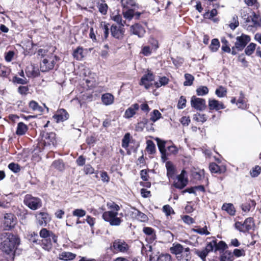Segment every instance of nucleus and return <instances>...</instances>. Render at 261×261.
Returning a JSON list of instances; mask_svg holds the SVG:
<instances>
[{
    "label": "nucleus",
    "mask_w": 261,
    "mask_h": 261,
    "mask_svg": "<svg viewBox=\"0 0 261 261\" xmlns=\"http://www.w3.org/2000/svg\"><path fill=\"white\" fill-rule=\"evenodd\" d=\"M251 38L249 36L242 34L240 36L236 38L235 42L236 50L238 51H241L246 47L247 44L250 41Z\"/></svg>",
    "instance_id": "1a4fd4ad"
},
{
    "label": "nucleus",
    "mask_w": 261,
    "mask_h": 261,
    "mask_svg": "<svg viewBox=\"0 0 261 261\" xmlns=\"http://www.w3.org/2000/svg\"><path fill=\"white\" fill-rule=\"evenodd\" d=\"M162 117L161 113L158 110H153L150 113V120L155 122Z\"/></svg>",
    "instance_id": "58836bf2"
},
{
    "label": "nucleus",
    "mask_w": 261,
    "mask_h": 261,
    "mask_svg": "<svg viewBox=\"0 0 261 261\" xmlns=\"http://www.w3.org/2000/svg\"><path fill=\"white\" fill-rule=\"evenodd\" d=\"M122 14L124 18L128 20V21L131 20L133 18H134V14H135V9H127L126 10H123Z\"/></svg>",
    "instance_id": "2f4dec72"
},
{
    "label": "nucleus",
    "mask_w": 261,
    "mask_h": 261,
    "mask_svg": "<svg viewBox=\"0 0 261 261\" xmlns=\"http://www.w3.org/2000/svg\"><path fill=\"white\" fill-rule=\"evenodd\" d=\"M227 93V90L226 88L222 86H219L216 89L215 91V94L219 97H223L226 96Z\"/></svg>",
    "instance_id": "c03bdc74"
},
{
    "label": "nucleus",
    "mask_w": 261,
    "mask_h": 261,
    "mask_svg": "<svg viewBox=\"0 0 261 261\" xmlns=\"http://www.w3.org/2000/svg\"><path fill=\"white\" fill-rule=\"evenodd\" d=\"M47 59H44L42 62V63H40V70L42 72H47L50 70H52L56 63V62L55 61V60H52L49 65H47Z\"/></svg>",
    "instance_id": "6ab92c4d"
},
{
    "label": "nucleus",
    "mask_w": 261,
    "mask_h": 261,
    "mask_svg": "<svg viewBox=\"0 0 261 261\" xmlns=\"http://www.w3.org/2000/svg\"><path fill=\"white\" fill-rule=\"evenodd\" d=\"M40 136L45 146L51 145L53 146H56L57 141L56 139V134L55 133L42 130L40 133Z\"/></svg>",
    "instance_id": "423d86ee"
},
{
    "label": "nucleus",
    "mask_w": 261,
    "mask_h": 261,
    "mask_svg": "<svg viewBox=\"0 0 261 261\" xmlns=\"http://www.w3.org/2000/svg\"><path fill=\"white\" fill-rule=\"evenodd\" d=\"M42 247L45 250L49 251L51 250L53 247L52 242L50 238L44 239L40 240Z\"/></svg>",
    "instance_id": "bb28decb"
},
{
    "label": "nucleus",
    "mask_w": 261,
    "mask_h": 261,
    "mask_svg": "<svg viewBox=\"0 0 261 261\" xmlns=\"http://www.w3.org/2000/svg\"><path fill=\"white\" fill-rule=\"evenodd\" d=\"M51 166L55 169L62 171L65 169V165L62 160H55L51 164Z\"/></svg>",
    "instance_id": "7c9ffc66"
},
{
    "label": "nucleus",
    "mask_w": 261,
    "mask_h": 261,
    "mask_svg": "<svg viewBox=\"0 0 261 261\" xmlns=\"http://www.w3.org/2000/svg\"><path fill=\"white\" fill-rule=\"evenodd\" d=\"M28 130V126L23 122H20L17 124L16 134L18 136H22L25 134Z\"/></svg>",
    "instance_id": "b1692460"
},
{
    "label": "nucleus",
    "mask_w": 261,
    "mask_h": 261,
    "mask_svg": "<svg viewBox=\"0 0 261 261\" xmlns=\"http://www.w3.org/2000/svg\"><path fill=\"white\" fill-rule=\"evenodd\" d=\"M233 255L237 257L244 256L245 255V250L243 249H234L233 251Z\"/></svg>",
    "instance_id": "338daca9"
},
{
    "label": "nucleus",
    "mask_w": 261,
    "mask_h": 261,
    "mask_svg": "<svg viewBox=\"0 0 261 261\" xmlns=\"http://www.w3.org/2000/svg\"><path fill=\"white\" fill-rule=\"evenodd\" d=\"M251 21L253 23L254 26H261V20L259 19L258 16L254 13H253V17H251Z\"/></svg>",
    "instance_id": "e2e57ef3"
},
{
    "label": "nucleus",
    "mask_w": 261,
    "mask_h": 261,
    "mask_svg": "<svg viewBox=\"0 0 261 261\" xmlns=\"http://www.w3.org/2000/svg\"><path fill=\"white\" fill-rule=\"evenodd\" d=\"M220 46L219 40L217 38H214L212 40L209 48L212 52H216L218 50Z\"/></svg>",
    "instance_id": "c9c22d12"
},
{
    "label": "nucleus",
    "mask_w": 261,
    "mask_h": 261,
    "mask_svg": "<svg viewBox=\"0 0 261 261\" xmlns=\"http://www.w3.org/2000/svg\"><path fill=\"white\" fill-rule=\"evenodd\" d=\"M1 240L2 251L13 258L16 249L20 244L19 238L11 232H4L1 234Z\"/></svg>",
    "instance_id": "f257e3e1"
},
{
    "label": "nucleus",
    "mask_w": 261,
    "mask_h": 261,
    "mask_svg": "<svg viewBox=\"0 0 261 261\" xmlns=\"http://www.w3.org/2000/svg\"><path fill=\"white\" fill-rule=\"evenodd\" d=\"M99 12L102 15H106L108 11V5L104 2L101 3H98L97 5Z\"/></svg>",
    "instance_id": "de8ad7c7"
},
{
    "label": "nucleus",
    "mask_w": 261,
    "mask_h": 261,
    "mask_svg": "<svg viewBox=\"0 0 261 261\" xmlns=\"http://www.w3.org/2000/svg\"><path fill=\"white\" fill-rule=\"evenodd\" d=\"M8 168L10 170L15 173L19 172L20 170V166L18 165V164L14 163H11L9 164L8 165Z\"/></svg>",
    "instance_id": "bf43d9fd"
},
{
    "label": "nucleus",
    "mask_w": 261,
    "mask_h": 261,
    "mask_svg": "<svg viewBox=\"0 0 261 261\" xmlns=\"http://www.w3.org/2000/svg\"><path fill=\"white\" fill-rule=\"evenodd\" d=\"M163 211L167 216H170L171 214H174V212L169 205H165L163 207Z\"/></svg>",
    "instance_id": "774afa93"
},
{
    "label": "nucleus",
    "mask_w": 261,
    "mask_h": 261,
    "mask_svg": "<svg viewBox=\"0 0 261 261\" xmlns=\"http://www.w3.org/2000/svg\"><path fill=\"white\" fill-rule=\"evenodd\" d=\"M185 78L186 81L184 83L185 86H190L193 84L194 80V76L189 73L185 74Z\"/></svg>",
    "instance_id": "79ce46f5"
},
{
    "label": "nucleus",
    "mask_w": 261,
    "mask_h": 261,
    "mask_svg": "<svg viewBox=\"0 0 261 261\" xmlns=\"http://www.w3.org/2000/svg\"><path fill=\"white\" fill-rule=\"evenodd\" d=\"M166 168L167 169V176L169 179H174L176 170L172 163L168 161L166 163Z\"/></svg>",
    "instance_id": "412c9836"
},
{
    "label": "nucleus",
    "mask_w": 261,
    "mask_h": 261,
    "mask_svg": "<svg viewBox=\"0 0 261 261\" xmlns=\"http://www.w3.org/2000/svg\"><path fill=\"white\" fill-rule=\"evenodd\" d=\"M102 218L106 222H109L111 226H119L123 221L122 218L118 217V212L113 211L103 212Z\"/></svg>",
    "instance_id": "7ed1b4c3"
},
{
    "label": "nucleus",
    "mask_w": 261,
    "mask_h": 261,
    "mask_svg": "<svg viewBox=\"0 0 261 261\" xmlns=\"http://www.w3.org/2000/svg\"><path fill=\"white\" fill-rule=\"evenodd\" d=\"M111 34L112 37L118 40H121L123 38L124 29L120 28L116 24H112L110 28Z\"/></svg>",
    "instance_id": "2eb2a0df"
},
{
    "label": "nucleus",
    "mask_w": 261,
    "mask_h": 261,
    "mask_svg": "<svg viewBox=\"0 0 261 261\" xmlns=\"http://www.w3.org/2000/svg\"><path fill=\"white\" fill-rule=\"evenodd\" d=\"M37 224L40 226H46L51 220L49 215L44 212H37L35 215Z\"/></svg>",
    "instance_id": "9d476101"
},
{
    "label": "nucleus",
    "mask_w": 261,
    "mask_h": 261,
    "mask_svg": "<svg viewBox=\"0 0 261 261\" xmlns=\"http://www.w3.org/2000/svg\"><path fill=\"white\" fill-rule=\"evenodd\" d=\"M143 232L149 237L151 242L154 241L156 237L154 229L150 227H144L143 228Z\"/></svg>",
    "instance_id": "4be33fe9"
},
{
    "label": "nucleus",
    "mask_w": 261,
    "mask_h": 261,
    "mask_svg": "<svg viewBox=\"0 0 261 261\" xmlns=\"http://www.w3.org/2000/svg\"><path fill=\"white\" fill-rule=\"evenodd\" d=\"M185 248L180 244L177 243L173 244V246L170 248V251L172 254L178 255L182 253Z\"/></svg>",
    "instance_id": "cd10ccee"
},
{
    "label": "nucleus",
    "mask_w": 261,
    "mask_h": 261,
    "mask_svg": "<svg viewBox=\"0 0 261 261\" xmlns=\"http://www.w3.org/2000/svg\"><path fill=\"white\" fill-rule=\"evenodd\" d=\"M135 214L137 218L141 222H146L148 220L147 216L137 210H136V212Z\"/></svg>",
    "instance_id": "603ef678"
},
{
    "label": "nucleus",
    "mask_w": 261,
    "mask_h": 261,
    "mask_svg": "<svg viewBox=\"0 0 261 261\" xmlns=\"http://www.w3.org/2000/svg\"><path fill=\"white\" fill-rule=\"evenodd\" d=\"M101 101L106 106L110 105L114 101V96L110 93H105L101 96Z\"/></svg>",
    "instance_id": "5701e85b"
},
{
    "label": "nucleus",
    "mask_w": 261,
    "mask_h": 261,
    "mask_svg": "<svg viewBox=\"0 0 261 261\" xmlns=\"http://www.w3.org/2000/svg\"><path fill=\"white\" fill-rule=\"evenodd\" d=\"M156 261H172L171 256L169 254H161L158 256Z\"/></svg>",
    "instance_id": "680f3d73"
},
{
    "label": "nucleus",
    "mask_w": 261,
    "mask_h": 261,
    "mask_svg": "<svg viewBox=\"0 0 261 261\" xmlns=\"http://www.w3.org/2000/svg\"><path fill=\"white\" fill-rule=\"evenodd\" d=\"M221 254L220 256V261H232V253L229 250L223 251L221 252L220 251H218Z\"/></svg>",
    "instance_id": "393cba45"
},
{
    "label": "nucleus",
    "mask_w": 261,
    "mask_h": 261,
    "mask_svg": "<svg viewBox=\"0 0 261 261\" xmlns=\"http://www.w3.org/2000/svg\"><path fill=\"white\" fill-rule=\"evenodd\" d=\"M111 249L113 252H126L129 249L128 245L123 240L117 239L115 240L111 246Z\"/></svg>",
    "instance_id": "6e6552de"
},
{
    "label": "nucleus",
    "mask_w": 261,
    "mask_h": 261,
    "mask_svg": "<svg viewBox=\"0 0 261 261\" xmlns=\"http://www.w3.org/2000/svg\"><path fill=\"white\" fill-rule=\"evenodd\" d=\"M193 119L197 122L203 123L207 120L205 114L196 113L193 115Z\"/></svg>",
    "instance_id": "37998d69"
},
{
    "label": "nucleus",
    "mask_w": 261,
    "mask_h": 261,
    "mask_svg": "<svg viewBox=\"0 0 261 261\" xmlns=\"http://www.w3.org/2000/svg\"><path fill=\"white\" fill-rule=\"evenodd\" d=\"M29 88L28 86H20L18 88V92L22 95H26L29 92Z\"/></svg>",
    "instance_id": "0e129e2a"
},
{
    "label": "nucleus",
    "mask_w": 261,
    "mask_h": 261,
    "mask_svg": "<svg viewBox=\"0 0 261 261\" xmlns=\"http://www.w3.org/2000/svg\"><path fill=\"white\" fill-rule=\"evenodd\" d=\"M160 152L166 150L165 148L166 142L159 138L155 139Z\"/></svg>",
    "instance_id": "5fc2aeb1"
},
{
    "label": "nucleus",
    "mask_w": 261,
    "mask_h": 261,
    "mask_svg": "<svg viewBox=\"0 0 261 261\" xmlns=\"http://www.w3.org/2000/svg\"><path fill=\"white\" fill-rule=\"evenodd\" d=\"M187 100L185 96H181L178 101L177 107L178 109H183L186 106Z\"/></svg>",
    "instance_id": "6e6d98bb"
},
{
    "label": "nucleus",
    "mask_w": 261,
    "mask_h": 261,
    "mask_svg": "<svg viewBox=\"0 0 261 261\" xmlns=\"http://www.w3.org/2000/svg\"><path fill=\"white\" fill-rule=\"evenodd\" d=\"M24 204L32 210L35 211L42 206V200L38 197L31 194H27L23 199Z\"/></svg>",
    "instance_id": "20e7f679"
},
{
    "label": "nucleus",
    "mask_w": 261,
    "mask_h": 261,
    "mask_svg": "<svg viewBox=\"0 0 261 261\" xmlns=\"http://www.w3.org/2000/svg\"><path fill=\"white\" fill-rule=\"evenodd\" d=\"M149 120L146 118H143L142 120L138 122L136 125V130L137 132H142L146 125L149 123Z\"/></svg>",
    "instance_id": "c85d7f7f"
},
{
    "label": "nucleus",
    "mask_w": 261,
    "mask_h": 261,
    "mask_svg": "<svg viewBox=\"0 0 261 261\" xmlns=\"http://www.w3.org/2000/svg\"><path fill=\"white\" fill-rule=\"evenodd\" d=\"M171 60L172 61L173 64L177 68L183 64L184 61V59L179 57H177L175 58H171Z\"/></svg>",
    "instance_id": "4d7b16f0"
},
{
    "label": "nucleus",
    "mask_w": 261,
    "mask_h": 261,
    "mask_svg": "<svg viewBox=\"0 0 261 261\" xmlns=\"http://www.w3.org/2000/svg\"><path fill=\"white\" fill-rule=\"evenodd\" d=\"M222 210L227 212L230 215L234 216L236 213V210L232 203H224L222 206Z\"/></svg>",
    "instance_id": "c756f323"
},
{
    "label": "nucleus",
    "mask_w": 261,
    "mask_h": 261,
    "mask_svg": "<svg viewBox=\"0 0 261 261\" xmlns=\"http://www.w3.org/2000/svg\"><path fill=\"white\" fill-rule=\"evenodd\" d=\"M130 134L129 133H126L122 140V147L124 148H126L128 147L130 142Z\"/></svg>",
    "instance_id": "09e8293b"
},
{
    "label": "nucleus",
    "mask_w": 261,
    "mask_h": 261,
    "mask_svg": "<svg viewBox=\"0 0 261 261\" xmlns=\"http://www.w3.org/2000/svg\"><path fill=\"white\" fill-rule=\"evenodd\" d=\"M130 32L133 35L138 36L139 38H142L145 34L146 31L141 24L136 23L130 26Z\"/></svg>",
    "instance_id": "4468645a"
},
{
    "label": "nucleus",
    "mask_w": 261,
    "mask_h": 261,
    "mask_svg": "<svg viewBox=\"0 0 261 261\" xmlns=\"http://www.w3.org/2000/svg\"><path fill=\"white\" fill-rule=\"evenodd\" d=\"M256 44L250 43L245 49V53L247 56L251 55L254 51L256 47Z\"/></svg>",
    "instance_id": "a18cd8bd"
},
{
    "label": "nucleus",
    "mask_w": 261,
    "mask_h": 261,
    "mask_svg": "<svg viewBox=\"0 0 261 261\" xmlns=\"http://www.w3.org/2000/svg\"><path fill=\"white\" fill-rule=\"evenodd\" d=\"M209 169L212 173L222 174L226 171L225 166H219L215 163H211L209 165Z\"/></svg>",
    "instance_id": "a211bd4d"
},
{
    "label": "nucleus",
    "mask_w": 261,
    "mask_h": 261,
    "mask_svg": "<svg viewBox=\"0 0 261 261\" xmlns=\"http://www.w3.org/2000/svg\"><path fill=\"white\" fill-rule=\"evenodd\" d=\"M217 14V11L216 9H213L210 12L208 11L205 12L203 14V17L204 18H208L210 19H212L214 17L216 16Z\"/></svg>",
    "instance_id": "69168bd1"
},
{
    "label": "nucleus",
    "mask_w": 261,
    "mask_h": 261,
    "mask_svg": "<svg viewBox=\"0 0 261 261\" xmlns=\"http://www.w3.org/2000/svg\"><path fill=\"white\" fill-rule=\"evenodd\" d=\"M72 55L73 57L77 60H82L83 57V48L80 46H78L73 51Z\"/></svg>",
    "instance_id": "72a5a7b5"
},
{
    "label": "nucleus",
    "mask_w": 261,
    "mask_h": 261,
    "mask_svg": "<svg viewBox=\"0 0 261 261\" xmlns=\"http://www.w3.org/2000/svg\"><path fill=\"white\" fill-rule=\"evenodd\" d=\"M121 4L123 9H131L130 7H135L136 5L135 0H121Z\"/></svg>",
    "instance_id": "f704fd0d"
},
{
    "label": "nucleus",
    "mask_w": 261,
    "mask_h": 261,
    "mask_svg": "<svg viewBox=\"0 0 261 261\" xmlns=\"http://www.w3.org/2000/svg\"><path fill=\"white\" fill-rule=\"evenodd\" d=\"M147 146L146 150L148 153L150 154H153L155 152V145L154 142L150 140H148L146 141Z\"/></svg>",
    "instance_id": "4c0bfd02"
},
{
    "label": "nucleus",
    "mask_w": 261,
    "mask_h": 261,
    "mask_svg": "<svg viewBox=\"0 0 261 261\" xmlns=\"http://www.w3.org/2000/svg\"><path fill=\"white\" fill-rule=\"evenodd\" d=\"M169 79L166 76H162L160 77L159 82H155L154 85L156 88H159L162 86H165L169 83Z\"/></svg>",
    "instance_id": "e433bc0d"
},
{
    "label": "nucleus",
    "mask_w": 261,
    "mask_h": 261,
    "mask_svg": "<svg viewBox=\"0 0 261 261\" xmlns=\"http://www.w3.org/2000/svg\"><path fill=\"white\" fill-rule=\"evenodd\" d=\"M86 212L81 208H76L73 211L72 215L73 216H76L79 218L83 217L86 215Z\"/></svg>",
    "instance_id": "864d4df0"
},
{
    "label": "nucleus",
    "mask_w": 261,
    "mask_h": 261,
    "mask_svg": "<svg viewBox=\"0 0 261 261\" xmlns=\"http://www.w3.org/2000/svg\"><path fill=\"white\" fill-rule=\"evenodd\" d=\"M4 224L6 229L10 230L14 227L17 222V218L12 213H7L4 215Z\"/></svg>",
    "instance_id": "f8f14e48"
},
{
    "label": "nucleus",
    "mask_w": 261,
    "mask_h": 261,
    "mask_svg": "<svg viewBox=\"0 0 261 261\" xmlns=\"http://www.w3.org/2000/svg\"><path fill=\"white\" fill-rule=\"evenodd\" d=\"M28 80L26 78L22 79L18 77L17 76H13L12 79V82L14 84H20L23 85L28 84Z\"/></svg>",
    "instance_id": "49530a36"
},
{
    "label": "nucleus",
    "mask_w": 261,
    "mask_h": 261,
    "mask_svg": "<svg viewBox=\"0 0 261 261\" xmlns=\"http://www.w3.org/2000/svg\"><path fill=\"white\" fill-rule=\"evenodd\" d=\"M176 179L177 181H174L173 185L176 189H183L188 184L189 180L187 176V172L184 169L181 171L180 174L176 176Z\"/></svg>",
    "instance_id": "0eeeda50"
},
{
    "label": "nucleus",
    "mask_w": 261,
    "mask_h": 261,
    "mask_svg": "<svg viewBox=\"0 0 261 261\" xmlns=\"http://www.w3.org/2000/svg\"><path fill=\"white\" fill-rule=\"evenodd\" d=\"M103 25L102 27L103 30V39L106 40L109 35L110 29H109V23H106V22H103Z\"/></svg>",
    "instance_id": "052dcab7"
},
{
    "label": "nucleus",
    "mask_w": 261,
    "mask_h": 261,
    "mask_svg": "<svg viewBox=\"0 0 261 261\" xmlns=\"http://www.w3.org/2000/svg\"><path fill=\"white\" fill-rule=\"evenodd\" d=\"M196 91L198 96H204L208 93L209 90L206 86H201L197 88Z\"/></svg>",
    "instance_id": "a19ab883"
},
{
    "label": "nucleus",
    "mask_w": 261,
    "mask_h": 261,
    "mask_svg": "<svg viewBox=\"0 0 261 261\" xmlns=\"http://www.w3.org/2000/svg\"><path fill=\"white\" fill-rule=\"evenodd\" d=\"M192 177L195 181L201 180L204 177V170H200L199 171H193L192 173Z\"/></svg>",
    "instance_id": "473e14b6"
},
{
    "label": "nucleus",
    "mask_w": 261,
    "mask_h": 261,
    "mask_svg": "<svg viewBox=\"0 0 261 261\" xmlns=\"http://www.w3.org/2000/svg\"><path fill=\"white\" fill-rule=\"evenodd\" d=\"M212 239V241L207 242L205 247L200 250L195 249L194 253L197 255L202 261H206V258L209 253L211 252H216L217 251L221 252L226 250L228 248V245L223 241L218 242V240L215 237H209L207 240Z\"/></svg>",
    "instance_id": "f03ea898"
},
{
    "label": "nucleus",
    "mask_w": 261,
    "mask_h": 261,
    "mask_svg": "<svg viewBox=\"0 0 261 261\" xmlns=\"http://www.w3.org/2000/svg\"><path fill=\"white\" fill-rule=\"evenodd\" d=\"M192 231L201 235H208L210 234V232L207 230V226L206 225L203 228H201L200 226H197L196 228L192 229Z\"/></svg>",
    "instance_id": "ea45409f"
},
{
    "label": "nucleus",
    "mask_w": 261,
    "mask_h": 261,
    "mask_svg": "<svg viewBox=\"0 0 261 261\" xmlns=\"http://www.w3.org/2000/svg\"><path fill=\"white\" fill-rule=\"evenodd\" d=\"M208 107L210 110L219 111L225 108L224 105L215 99L208 100Z\"/></svg>",
    "instance_id": "aec40b11"
},
{
    "label": "nucleus",
    "mask_w": 261,
    "mask_h": 261,
    "mask_svg": "<svg viewBox=\"0 0 261 261\" xmlns=\"http://www.w3.org/2000/svg\"><path fill=\"white\" fill-rule=\"evenodd\" d=\"M69 115L67 112L64 109L58 110L53 116V118L57 123L63 122L69 118Z\"/></svg>",
    "instance_id": "dca6fc26"
},
{
    "label": "nucleus",
    "mask_w": 261,
    "mask_h": 261,
    "mask_svg": "<svg viewBox=\"0 0 261 261\" xmlns=\"http://www.w3.org/2000/svg\"><path fill=\"white\" fill-rule=\"evenodd\" d=\"M181 256V261H189L190 260L191 257L190 252V248L189 247L185 248L184 251L182 252Z\"/></svg>",
    "instance_id": "8fccbe9b"
},
{
    "label": "nucleus",
    "mask_w": 261,
    "mask_h": 261,
    "mask_svg": "<svg viewBox=\"0 0 261 261\" xmlns=\"http://www.w3.org/2000/svg\"><path fill=\"white\" fill-rule=\"evenodd\" d=\"M191 107L195 109L202 111L205 109L206 101L203 98L196 97L195 96H193L191 99Z\"/></svg>",
    "instance_id": "9b49d317"
},
{
    "label": "nucleus",
    "mask_w": 261,
    "mask_h": 261,
    "mask_svg": "<svg viewBox=\"0 0 261 261\" xmlns=\"http://www.w3.org/2000/svg\"><path fill=\"white\" fill-rule=\"evenodd\" d=\"M139 105L137 103L132 105L125 110L124 117L126 119L131 118L136 114V111L139 109Z\"/></svg>",
    "instance_id": "f3484780"
},
{
    "label": "nucleus",
    "mask_w": 261,
    "mask_h": 261,
    "mask_svg": "<svg viewBox=\"0 0 261 261\" xmlns=\"http://www.w3.org/2000/svg\"><path fill=\"white\" fill-rule=\"evenodd\" d=\"M261 172V168L258 165L253 167L250 171V175L252 177H257Z\"/></svg>",
    "instance_id": "3c124183"
},
{
    "label": "nucleus",
    "mask_w": 261,
    "mask_h": 261,
    "mask_svg": "<svg viewBox=\"0 0 261 261\" xmlns=\"http://www.w3.org/2000/svg\"><path fill=\"white\" fill-rule=\"evenodd\" d=\"M76 257V254L69 252H63L59 254V259L65 261L72 260Z\"/></svg>",
    "instance_id": "a878e982"
},
{
    "label": "nucleus",
    "mask_w": 261,
    "mask_h": 261,
    "mask_svg": "<svg viewBox=\"0 0 261 261\" xmlns=\"http://www.w3.org/2000/svg\"><path fill=\"white\" fill-rule=\"evenodd\" d=\"M254 226V223L252 217L247 218L243 223L237 221L234 223L235 228L242 232H246L249 231Z\"/></svg>",
    "instance_id": "39448f33"
},
{
    "label": "nucleus",
    "mask_w": 261,
    "mask_h": 261,
    "mask_svg": "<svg viewBox=\"0 0 261 261\" xmlns=\"http://www.w3.org/2000/svg\"><path fill=\"white\" fill-rule=\"evenodd\" d=\"M154 80V75L150 71L148 70V72L143 75L141 78L139 85L144 86L146 89H148L151 86V84L147 82H152Z\"/></svg>",
    "instance_id": "ddd939ff"
},
{
    "label": "nucleus",
    "mask_w": 261,
    "mask_h": 261,
    "mask_svg": "<svg viewBox=\"0 0 261 261\" xmlns=\"http://www.w3.org/2000/svg\"><path fill=\"white\" fill-rule=\"evenodd\" d=\"M51 231L47 230L46 228H42L40 232L39 235L41 238L44 239H47L50 236Z\"/></svg>",
    "instance_id": "13d9d810"
}]
</instances>
